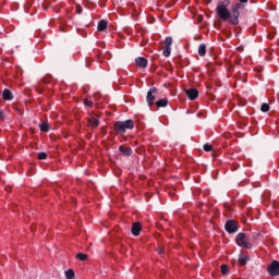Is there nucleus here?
Returning a JSON list of instances; mask_svg holds the SVG:
<instances>
[{
  "mask_svg": "<svg viewBox=\"0 0 279 279\" xmlns=\"http://www.w3.org/2000/svg\"><path fill=\"white\" fill-rule=\"evenodd\" d=\"M220 271H221L222 276H226L228 274V271H230L228 265H226V264L221 265Z\"/></svg>",
  "mask_w": 279,
  "mask_h": 279,
  "instance_id": "4be33fe9",
  "label": "nucleus"
},
{
  "mask_svg": "<svg viewBox=\"0 0 279 279\" xmlns=\"http://www.w3.org/2000/svg\"><path fill=\"white\" fill-rule=\"evenodd\" d=\"M262 112H269V104L264 102L260 107Z\"/></svg>",
  "mask_w": 279,
  "mask_h": 279,
  "instance_id": "5701e85b",
  "label": "nucleus"
},
{
  "mask_svg": "<svg viewBox=\"0 0 279 279\" xmlns=\"http://www.w3.org/2000/svg\"><path fill=\"white\" fill-rule=\"evenodd\" d=\"M205 3H213V0H205Z\"/></svg>",
  "mask_w": 279,
  "mask_h": 279,
  "instance_id": "c85d7f7f",
  "label": "nucleus"
},
{
  "mask_svg": "<svg viewBox=\"0 0 279 279\" xmlns=\"http://www.w3.org/2000/svg\"><path fill=\"white\" fill-rule=\"evenodd\" d=\"M238 260L242 267H245V265H247V260H250V257L245 255H240Z\"/></svg>",
  "mask_w": 279,
  "mask_h": 279,
  "instance_id": "dca6fc26",
  "label": "nucleus"
},
{
  "mask_svg": "<svg viewBox=\"0 0 279 279\" xmlns=\"http://www.w3.org/2000/svg\"><path fill=\"white\" fill-rule=\"evenodd\" d=\"M65 278L66 279H74L75 278V271L73 269L65 270Z\"/></svg>",
  "mask_w": 279,
  "mask_h": 279,
  "instance_id": "a211bd4d",
  "label": "nucleus"
},
{
  "mask_svg": "<svg viewBox=\"0 0 279 279\" xmlns=\"http://www.w3.org/2000/svg\"><path fill=\"white\" fill-rule=\"evenodd\" d=\"M168 105H169V99L167 98H162L156 101L157 108H167Z\"/></svg>",
  "mask_w": 279,
  "mask_h": 279,
  "instance_id": "2eb2a0df",
  "label": "nucleus"
},
{
  "mask_svg": "<svg viewBox=\"0 0 279 279\" xmlns=\"http://www.w3.org/2000/svg\"><path fill=\"white\" fill-rule=\"evenodd\" d=\"M82 12H83L82 5L76 4V14H82Z\"/></svg>",
  "mask_w": 279,
  "mask_h": 279,
  "instance_id": "bb28decb",
  "label": "nucleus"
},
{
  "mask_svg": "<svg viewBox=\"0 0 279 279\" xmlns=\"http://www.w3.org/2000/svg\"><path fill=\"white\" fill-rule=\"evenodd\" d=\"M88 128H92V130H95V128H99V119L95 117H89L87 119Z\"/></svg>",
  "mask_w": 279,
  "mask_h": 279,
  "instance_id": "9d476101",
  "label": "nucleus"
},
{
  "mask_svg": "<svg viewBox=\"0 0 279 279\" xmlns=\"http://www.w3.org/2000/svg\"><path fill=\"white\" fill-rule=\"evenodd\" d=\"M39 128H40L41 132H49V123H47V122H41L39 124Z\"/></svg>",
  "mask_w": 279,
  "mask_h": 279,
  "instance_id": "6ab92c4d",
  "label": "nucleus"
},
{
  "mask_svg": "<svg viewBox=\"0 0 279 279\" xmlns=\"http://www.w3.org/2000/svg\"><path fill=\"white\" fill-rule=\"evenodd\" d=\"M136 66H140L141 69H147V59L143 57H138L135 59Z\"/></svg>",
  "mask_w": 279,
  "mask_h": 279,
  "instance_id": "9b49d317",
  "label": "nucleus"
},
{
  "mask_svg": "<svg viewBox=\"0 0 279 279\" xmlns=\"http://www.w3.org/2000/svg\"><path fill=\"white\" fill-rule=\"evenodd\" d=\"M198 56L201 57L206 56V44H201L198 46Z\"/></svg>",
  "mask_w": 279,
  "mask_h": 279,
  "instance_id": "f3484780",
  "label": "nucleus"
},
{
  "mask_svg": "<svg viewBox=\"0 0 279 279\" xmlns=\"http://www.w3.org/2000/svg\"><path fill=\"white\" fill-rule=\"evenodd\" d=\"M260 236H263L260 231H255V232L252 233L253 241H260Z\"/></svg>",
  "mask_w": 279,
  "mask_h": 279,
  "instance_id": "aec40b11",
  "label": "nucleus"
},
{
  "mask_svg": "<svg viewBox=\"0 0 279 279\" xmlns=\"http://www.w3.org/2000/svg\"><path fill=\"white\" fill-rule=\"evenodd\" d=\"M2 99H4V101H12L14 99V95L10 89H4L2 93Z\"/></svg>",
  "mask_w": 279,
  "mask_h": 279,
  "instance_id": "f8f14e48",
  "label": "nucleus"
},
{
  "mask_svg": "<svg viewBox=\"0 0 279 279\" xmlns=\"http://www.w3.org/2000/svg\"><path fill=\"white\" fill-rule=\"evenodd\" d=\"M128 130H134V121L125 120V121H117L113 124V131L118 136H124Z\"/></svg>",
  "mask_w": 279,
  "mask_h": 279,
  "instance_id": "f03ea898",
  "label": "nucleus"
},
{
  "mask_svg": "<svg viewBox=\"0 0 279 279\" xmlns=\"http://www.w3.org/2000/svg\"><path fill=\"white\" fill-rule=\"evenodd\" d=\"M3 119H5V113L3 110H0V121H3Z\"/></svg>",
  "mask_w": 279,
  "mask_h": 279,
  "instance_id": "cd10ccee",
  "label": "nucleus"
},
{
  "mask_svg": "<svg viewBox=\"0 0 279 279\" xmlns=\"http://www.w3.org/2000/svg\"><path fill=\"white\" fill-rule=\"evenodd\" d=\"M97 29L98 32H106V29H108V22L106 20L99 21Z\"/></svg>",
  "mask_w": 279,
  "mask_h": 279,
  "instance_id": "4468645a",
  "label": "nucleus"
},
{
  "mask_svg": "<svg viewBox=\"0 0 279 279\" xmlns=\"http://www.w3.org/2000/svg\"><path fill=\"white\" fill-rule=\"evenodd\" d=\"M38 160H47V153L45 151L38 153Z\"/></svg>",
  "mask_w": 279,
  "mask_h": 279,
  "instance_id": "393cba45",
  "label": "nucleus"
},
{
  "mask_svg": "<svg viewBox=\"0 0 279 279\" xmlns=\"http://www.w3.org/2000/svg\"><path fill=\"white\" fill-rule=\"evenodd\" d=\"M84 106H86V108H93V100H88V99H84L83 100Z\"/></svg>",
  "mask_w": 279,
  "mask_h": 279,
  "instance_id": "b1692460",
  "label": "nucleus"
},
{
  "mask_svg": "<svg viewBox=\"0 0 279 279\" xmlns=\"http://www.w3.org/2000/svg\"><path fill=\"white\" fill-rule=\"evenodd\" d=\"M203 149H204V151H213V145L204 144Z\"/></svg>",
  "mask_w": 279,
  "mask_h": 279,
  "instance_id": "a878e982",
  "label": "nucleus"
},
{
  "mask_svg": "<svg viewBox=\"0 0 279 279\" xmlns=\"http://www.w3.org/2000/svg\"><path fill=\"white\" fill-rule=\"evenodd\" d=\"M235 243L239 247H244L245 250H252V243L247 241V235L243 232L235 236Z\"/></svg>",
  "mask_w": 279,
  "mask_h": 279,
  "instance_id": "7ed1b4c3",
  "label": "nucleus"
},
{
  "mask_svg": "<svg viewBox=\"0 0 279 279\" xmlns=\"http://www.w3.org/2000/svg\"><path fill=\"white\" fill-rule=\"evenodd\" d=\"M156 95H158V88L153 87L147 92L146 101L149 107L154 106L156 101Z\"/></svg>",
  "mask_w": 279,
  "mask_h": 279,
  "instance_id": "39448f33",
  "label": "nucleus"
},
{
  "mask_svg": "<svg viewBox=\"0 0 279 279\" xmlns=\"http://www.w3.org/2000/svg\"><path fill=\"white\" fill-rule=\"evenodd\" d=\"M141 230H143V225L141 222H134L131 228V232L133 236H138L141 234Z\"/></svg>",
  "mask_w": 279,
  "mask_h": 279,
  "instance_id": "1a4fd4ad",
  "label": "nucleus"
},
{
  "mask_svg": "<svg viewBox=\"0 0 279 279\" xmlns=\"http://www.w3.org/2000/svg\"><path fill=\"white\" fill-rule=\"evenodd\" d=\"M225 230L229 234H234V232H236V230H239V226H236V222L234 220H229L225 225Z\"/></svg>",
  "mask_w": 279,
  "mask_h": 279,
  "instance_id": "423d86ee",
  "label": "nucleus"
},
{
  "mask_svg": "<svg viewBox=\"0 0 279 279\" xmlns=\"http://www.w3.org/2000/svg\"><path fill=\"white\" fill-rule=\"evenodd\" d=\"M171 45H173V38L172 37H167L165 43H163V51H162V56L165 58H169V56H171Z\"/></svg>",
  "mask_w": 279,
  "mask_h": 279,
  "instance_id": "20e7f679",
  "label": "nucleus"
},
{
  "mask_svg": "<svg viewBox=\"0 0 279 279\" xmlns=\"http://www.w3.org/2000/svg\"><path fill=\"white\" fill-rule=\"evenodd\" d=\"M240 2L233 4L231 10H228V5H230V0H222L218 3L216 8V14L221 19V21H228L231 25H239V16H241V12L239 10H244L245 4L248 0H239Z\"/></svg>",
  "mask_w": 279,
  "mask_h": 279,
  "instance_id": "f257e3e1",
  "label": "nucleus"
},
{
  "mask_svg": "<svg viewBox=\"0 0 279 279\" xmlns=\"http://www.w3.org/2000/svg\"><path fill=\"white\" fill-rule=\"evenodd\" d=\"M119 151H121L122 156H132L133 154V150L125 145H121L119 147Z\"/></svg>",
  "mask_w": 279,
  "mask_h": 279,
  "instance_id": "ddd939ff",
  "label": "nucleus"
},
{
  "mask_svg": "<svg viewBox=\"0 0 279 279\" xmlns=\"http://www.w3.org/2000/svg\"><path fill=\"white\" fill-rule=\"evenodd\" d=\"M185 95L189 97V99H191V101H195V99L199 97V92L196 88H191L185 90Z\"/></svg>",
  "mask_w": 279,
  "mask_h": 279,
  "instance_id": "6e6552de",
  "label": "nucleus"
},
{
  "mask_svg": "<svg viewBox=\"0 0 279 279\" xmlns=\"http://www.w3.org/2000/svg\"><path fill=\"white\" fill-rule=\"evenodd\" d=\"M44 84H47V82L45 80H43Z\"/></svg>",
  "mask_w": 279,
  "mask_h": 279,
  "instance_id": "c756f323",
  "label": "nucleus"
},
{
  "mask_svg": "<svg viewBox=\"0 0 279 279\" xmlns=\"http://www.w3.org/2000/svg\"><path fill=\"white\" fill-rule=\"evenodd\" d=\"M268 274L270 276H279V262L272 260L271 264L268 266Z\"/></svg>",
  "mask_w": 279,
  "mask_h": 279,
  "instance_id": "0eeeda50",
  "label": "nucleus"
},
{
  "mask_svg": "<svg viewBox=\"0 0 279 279\" xmlns=\"http://www.w3.org/2000/svg\"><path fill=\"white\" fill-rule=\"evenodd\" d=\"M76 258H77L78 260L84 262V260H87L88 255H87V254H84V253H78V254H76Z\"/></svg>",
  "mask_w": 279,
  "mask_h": 279,
  "instance_id": "412c9836",
  "label": "nucleus"
}]
</instances>
